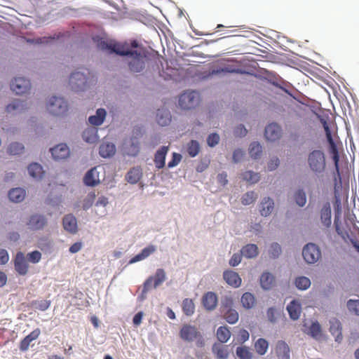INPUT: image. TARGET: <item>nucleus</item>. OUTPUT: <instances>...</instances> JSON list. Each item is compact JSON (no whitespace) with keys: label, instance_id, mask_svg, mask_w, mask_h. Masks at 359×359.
Returning <instances> with one entry per match:
<instances>
[{"label":"nucleus","instance_id":"obj_1","mask_svg":"<svg viewBox=\"0 0 359 359\" xmlns=\"http://www.w3.org/2000/svg\"><path fill=\"white\" fill-rule=\"evenodd\" d=\"M320 123L325 130L326 137L330 144V153L332 155L334 164V170L332 172V180L334 194V210L336 213L339 214L341 210L340 192L342 190V180L339 171V155L337 146L332 138L327 121L325 118H320Z\"/></svg>","mask_w":359,"mask_h":359},{"label":"nucleus","instance_id":"obj_2","mask_svg":"<svg viewBox=\"0 0 359 359\" xmlns=\"http://www.w3.org/2000/svg\"><path fill=\"white\" fill-rule=\"evenodd\" d=\"M180 337L186 341H193L195 340L198 347L205 346V339L195 326L187 324L184 325L180 331Z\"/></svg>","mask_w":359,"mask_h":359},{"label":"nucleus","instance_id":"obj_3","mask_svg":"<svg viewBox=\"0 0 359 359\" xmlns=\"http://www.w3.org/2000/svg\"><path fill=\"white\" fill-rule=\"evenodd\" d=\"M308 165L312 172L318 174L324 172L326 166L325 156L323 151L315 149L308 156Z\"/></svg>","mask_w":359,"mask_h":359},{"label":"nucleus","instance_id":"obj_4","mask_svg":"<svg viewBox=\"0 0 359 359\" xmlns=\"http://www.w3.org/2000/svg\"><path fill=\"white\" fill-rule=\"evenodd\" d=\"M223 318L229 324H235L239 318L238 313L233 309V302L231 298H225L222 301L220 307Z\"/></svg>","mask_w":359,"mask_h":359},{"label":"nucleus","instance_id":"obj_5","mask_svg":"<svg viewBox=\"0 0 359 359\" xmlns=\"http://www.w3.org/2000/svg\"><path fill=\"white\" fill-rule=\"evenodd\" d=\"M166 280V273L163 269H158L153 276H149L144 282L142 292L156 290Z\"/></svg>","mask_w":359,"mask_h":359},{"label":"nucleus","instance_id":"obj_6","mask_svg":"<svg viewBox=\"0 0 359 359\" xmlns=\"http://www.w3.org/2000/svg\"><path fill=\"white\" fill-rule=\"evenodd\" d=\"M47 109L53 115L61 116L67 111V104L62 97L53 96L47 104Z\"/></svg>","mask_w":359,"mask_h":359},{"label":"nucleus","instance_id":"obj_7","mask_svg":"<svg viewBox=\"0 0 359 359\" xmlns=\"http://www.w3.org/2000/svg\"><path fill=\"white\" fill-rule=\"evenodd\" d=\"M145 57L137 50H133L127 57L128 67L133 72H142L145 67Z\"/></svg>","mask_w":359,"mask_h":359},{"label":"nucleus","instance_id":"obj_8","mask_svg":"<svg viewBox=\"0 0 359 359\" xmlns=\"http://www.w3.org/2000/svg\"><path fill=\"white\" fill-rule=\"evenodd\" d=\"M198 102V94L196 91L185 92L179 97V105L183 109H191Z\"/></svg>","mask_w":359,"mask_h":359},{"label":"nucleus","instance_id":"obj_9","mask_svg":"<svg viewBox=\"0 0 359 359\" xmlns=\"http://www.w3.org/2000/svg\"><path fill=\"white\" fill-rule=\"evenodd\" d=\"M302 256L307 263L313 264L320 258L321 252L316 245L309 243L304 248Z\"/></svg>","mask_w":359,"mask_h":359},{"label":"nucleus","instance_id":"obj_10","mask_svg":"<svg viewBox=\"0 0 359 359\" xmlns=\"http://www.w3.org/2000/svg\"><path fill=\"white\" fill-rule=\"evenodd\" d=\"M88 78L83 72H75L69 77L72 88L76 90H83L88 83Z\"/></svg>","mask_w":359,"mask_h":359},{"label":"nucleus","instance_id":"obj_11","mask_svg":"<svg viewBox=\"0 0 359 359\" xmlns=\"http://www.w3.org/2000/svg\"><path fill=\"white\" fill-rule=\"evenodd\" d=\"M31 88L30 81L24 77H17L11 83V90L18 95L27 93Z\"/></svg>","mask_w":359,"mask_h":359},{"label":"nucleus","instance_id":"obj_12","mask_svg":"<svg viewBox=\"0 0 359 359\" xmlns=\"http://www.w3.org/2000/svg\"><path fill=\"white\" fill-rule=\"evenodd\" d=\"M47 219L42 215H31L27 222L28 229L31 231H38L43 229L47 224Z\"/></svg>","mask_w":359,"mask_h":359},{"label":"nucleus","instance_id":"obj_13","mask_svg":"<svg viewBox=\"0 0 359 359\" xmlns=\"http://www.w3.org/2000/svg\"><path fill=\"white\" fill-rule=\"evenodd\" d=\"M14 267L17 273L20 276H25L29 269V264L23 252L16 253L14 259Z\"/></svg>","mask_w":359,"mask_h":359},{"label":"nucleus","instance_id":"obj_14","mask_svg":"<svg viewBox=\"0 0 359 359\" xmlns=\"http://www.w3.org/2000/svg\"><path fill=\"white\" fill-rule=\"evenodd\" d=\"M281 128L276 123H271L265 128V137L269 141H276L281 137Z\"/></svg>","mask_w":359,"mask_h":359},{"label":"nucleus","instance_id":"obj_15","mask_svg":"<svg viewBox=\"0 0 359 359\" xmlns=\"http://www.w3.org/2000/svg\"><path fill=\"white\" fill-rule=\"evenodd\" d=\"M53 157L56 160L67 158L69 155V149L67 144H59L50 149Z\"/></svg>","mask_w":359,"mask_h":359},{"label":"nucleus","instance_id":"obj_16","mask_svg":"<svg viewBox=\"0 0 359 359\" xmlns=\"http://www.w3.org/2000/svg\"><path fill=\"white\" fill-rule=\"evenodd\" d=\"M223 277L225 281L233 287H238L241 284V278L238 273L226 270L223 273Z\"/></svg>","mask_w":359,"mask_h":359},{"label":"nucleus","instance_id":"obj_17","mask_svg":"<svg viewBox=\"0 0 359 359\" xmlns=\"http://www.w3.org/2000/svg\"><path fill=\"white\" fill-rule=\"evenodd\" d=\"M41 330L39 328L34 330L31 333L26 336L22 340H21L19 348L21 351H27L32 341L36 340L40 335Z\"/></svg>","mask_w":359,"mask_h":359},{"label":"nucleus","instance_id":"obj_18","mask_svg":"<svg viewBox=\"0 0 359 359\" xmlns=\"http://www.w3.org/2000/svg\"><path fill=\"white\" fill-rule=\"evenodd\" d=\"M100 182L99 173L96 168H93L88 170L83 177V182L86 186L95 187Z\"/></svg>","mask_w":359,"mask_h":359},{"label":"nucleus","instance_id":"obj_19","mask_svg":"<svg viewBox=\"0 0 359 359\" xmlns=\"http://www.w3.org/2000/svg\"><path fill=\"white\" fill-rule=\"evenodd\" d=\"M62 224L64 229L67 231L71 233H75L77 232V221L76 217L73 215L69 214L65 215L62 219Z\"/></svg>","mask_w":359,"mask_h":359},{"label":"nucleus","instance_id":"obj_20","mask_svg":"<svg viewBox=\"0 0 359 359\" xmlns=\"http://www.w3.org/2000/svg\"><path fill=\"white\" fill-rule=\"evenodd\" d=\"M168 147L163 146L156 151L154 156V163L158 169H161L165 166V156L168 151Z\"/></svg>","mask_w":359,"mask_h":359},{"label":"nucleus","instance_id":"obj_21","mask_svg":"<svg viewBox=\"0 0 359 359\" xmlns=\"http://www.w3.org/2000/svg\"><path fill=\"white\" fill-rule=\"evenodd\" d=\"M330 332L335 337V341L340 342L342 340L341 325L337 318H332L330 320Z\"/></svg>","mask_w":359,"mask_h":359},{"label":"nucleus","instance_id":"obj_22","mask_svg":"<svg viewBox=\"0 0 359 359\" xmlns=\"http://www.w3.org/2000/svg\"><path fill=\"white\" fill-rule=\"evenodd\" d=\"M261 287L263 290H268L275 285V277L269 272H264L259 278Z\"/></svg>","mask_w":359,"mask_h":359},{"label":"nucleus","instance_id":"obj_23","mask_svg":"<svg viewBox=\"0 0 359 359\" xmlns=\"http://www.w3.org/2000/svg\"><path fill=\"white\" fill-rule=\"evenodd\" d=\"M320 219L325 227L331 225V208L329 202L325 203L320 210Z\"/></svg>","mask_w":359,"mask_h":359},{"label":"nucleus","instance_id":"obj_24","mask_svg":"<svg viewBox=\"0 0 359 359\" xmlns=\"http://www.w3.org/2000/svg\"><path fill=\"white\" fill-rule=\"evenodd\" d=\"M276 352L278 359H290V348L285 341H278Z\"/></svg>","mask_w":359,"mask_h":359},{"label":"nucleus","instance_id":"obj_25","mask_svg":"<svg viewBox=\"0 0 359 359\" xmlns=\"http://www.w3.org/2000/svg\"><path fill=\"white\" fill-rule=\"evenodd\" d=\"M156 251V247L153 245H150L144 248L140 253L134 256L130 261L129 264H133L139 261L143 260L148 257L150 255Z\"/></svg>","mask_w":359,"mask_h":359},{"label":"nucleus","instance_id":"obj_26","mask_svg":"<svg viewBox=\"0 0 359 359\" xmlns=\"http://www.w3.org/2000/svg\"><path fill=\"white\" fill-rule=\"evenodd\" d=\"M142 169L140 167H135L127 172L126 180L130 184H136L142 178Z\"/></svg>","mask_w":359,"mask_h":359},{"label":"nucleus","instance_id":"obj_27","mask_svg":"<svg viewBox=\"0 0 359 359\" xmlns=\"http://www.w3.org/2000/svg\"><path fill=\"white\" fill-rule=\"evenodd\" d=\"M172 120L171 114L168 110L158 109L156 114L157 123L161 126H165L170 123Z\"/></svg>","mask_w":359,"mask_h":359},{"label":"nucleus","instance_id":"obj_28","mask_svg":"<svg viewBox=\"0 0 359 359\" xmlns=\"http://www.w3.org/2000/svg\"><path fill=\"white\" fill-rule=\"evenodd\" d=\"M212 351L217 359H226L229 356L226 346L220 343H215L212 347Z\"/></svg>","mask_w":359,"mask_h":359},{"label":"nucleus","instance_id":"obj_29","mask_svg":"<svg viewBox=\"0 0 359 359\" xmlns=\"http://www.w3.org/2000/svg\"><path fill=\"white\" fill-rule=\"evenodd\" d=\"M290 317L292 320H297L301 314L302 308L300 304L296 300H292L287 306Z\"/></svg>","mask_w":359,"mask_h":359},{"label":"nucleus","instance_id":"obj_30","mask_svg":"<svg viewBox=\"0 0 359 359\" xmlns=\"http://www.w3.org/2000/svg\"><path fill=\"white\" fill-rule=\"evenodd\" d=\"M203 304L207 310L214 309L217 304L216 293H205L203 297Z\"/></svg>","mask_w":359,"mask_h":359},{"label":"nucleus","instance_id":"obj_31","mask_svg":"<svg viewBox=\"0 0 359 359\" xmlns=\"http://www.w3.org/2000/svg\"><path fill=\"white\" fill-rule=\"evenodd\" d=\"M133 50L130 49L127 45H123L118 43H111V47L109 53H116L120 55L129 56Z\"/></svg>","mask_w":359,"mask_h":359},{"label":"nucleus","instance_id":"obj_32","mask_svg":"<svg viewBox=\"0 0 359 359\" xmlns=\"http://www.w3.org/2000/svg\"><path fill=\"white\" fill-rule=\"evenodd\" d=\"M241 253L248 259L254 258L258 255V248L255 244H247L242 248Z\"/></svg>","mask_w":359,"mask_h":359},{"label":"nucleus","instance_id":"obj_33","mask_svg":"<svg viewBox=\"0 0 359 359\" xmlns=\"http://www.w3.org/2000/svg\"><path fill=\"white\" fill-rule=\"evenodd\" d=\"M127 154L129 156H135L140 151V142L137 137H131L126 146Z\"/></svg>","mask_w":359,"mask_h":359},{"label":"nucleus","instance_id":"obj_34","mask_svg":"<svg viewBox=\"0 0 359 359\" xmlns=\"http://www.w3.org/2000/svg\"><path fill=\"white\" fill-rule=\"evenodd\" d=\"M106 114L105 109L102 108L98 109L95 115L90 116L88 118V121L93 126H100L104 121Z\"/></svg>","mask_w":359,"mask_h":359},{"label":"nucleus","instance_id":"obj_35","mask_svg":"<svg viewBox=\"0 0 359 359\" xmlns=\"http://www.w3.org/2000/svg\"><path fill=\"white\" fill-rule=\"evenodd\" d=\"M273 201L271 198H264L260 205L261 215L264 217L269 215L273 210Z\"/></svg>","mask_w":359,"mask_h":359},{"label":"nucleus","instance_id":"obj_36","mask_svg":"<svg viewBox=\"0 0 359 359\" xmlns=\"http://www.w3.org/2000/svg\"><path fill=\"white\" fill-rule=\"evenodd\" d=\"M25 190L22 188H15L8 192L9 199L15 203L22 201L25 197Z\"/></svg>","mask_w":359,"mask_h":359},{"label":"nucleus","instance_id":"obj_37","mask_svg":"<svg viewBox=\"0 0 359 359\" xmlns=\"http://www.w3.org/2000/svg\"><path fill=\"white\" fill-rule=\"evenodd\" d=\"M116 148L114 144L104 142L100 146V154L103 158H107L115 154Z\"/></svg>","mask_w":359,"mask_h":359},{"label":"nucleus","instance_id":"obj_38","mask_svg":"<svg viewBox=\"0 0 359 359\" xmlns=\"http://www.w3.org/2000/svg\"><path fill=\"white\" fill-rule=\"evenodd\" d=\"M28 172L34 178L40 179L43 175L42 166L37 163H32L28 166Z\"/></svg>","mask_w":359,"mask_h":359},{"label":"nucleus","instance_id":"obj_39","mask_svg":"<svg viewBox=\"0 0 359 359\" xmlns=\"http://www.w3.org/2000/svg\"><path fill=\"white\" fill-rule=\"evenodd\" d=\"M268 348L269 342L264 338L258 339L255 343V349L260 355H264L267 352Z\"/></svg>","mask_w":359,"mask_h":359},{"label":"nucleus","instance_id":"obj_40","mask_svg":"<svg viewBox=\"0 0 359 359\" xmlns=\"http://www.w3.org/2000/svg\"><path fill=\"white\" fill-rule=\"evenodd\" d=\"M241 303L244 308L249 309L256 304V299L252 293H243L241 297Z\"/></svg>","mask_w":359,"mask_h":359},{"label":"nucleus","instance_id":"obj_41","mask_svg":"<svg viewBox=\"0 0 359 359\" xmlns=\"http://www.w3.org/2000/svg\"><path fill=\"white\" fill-rule=\"evenodd\" d=\"M217 337L221 343H226L231 337V332L226 326H221L217 330Z\"/></svg>","mask_w":359,"mask_h":359},{"label":"nucleus","instance_id":"obj_42","mask_svg":"<svg viewBox=\"0 0 359 359\" xmlns=\"http://www.w3.org/2000/svg\"><path fill=\"white\" fill-rule=\"evenodd\" d=\"M83 139L88 143H93L98 139L95 128H88L83 132Z\"/></svg>","mask_w":359,"mask_h":359},{"label":"nucleus","instance_id":"obj_43","mask_svg":"<svg viewBox=\"0 0 359 359\" xmlns=\"http://www.w3.org/2000/svg\"><path fill=\"white\" fill-rule=\"evenodd\" d=\"M25 109V104L22 101L20 100H15L11 104L6 106V111L8 113L14 112L18 111L19 112L22 111Z\"/></svg>","mask_w":359,"mask_h":359},{"label":"nucleus","instance_id":"obj_44","mask_svg":"<svg viewBox=\"0 0 359 359\" xmlns=\"http://www.w3.org/2000/svg\"><path fill=\"white\" fill-rule=\"evenodd\" d=\"M262 152V148L259 142H253L250 144L249 148V154L250 156L257 159L260 157Z\"/></svg>","mask_w":359,"mask_h":359},{"label":"nucleus","instance_id":"obj_45","mask_svg":"<svg viewBox=\"0 0 359 359\" xmlns=\"http://www.w3.org/2000/svg\"><path fill=\"white\" fill-rule=\"evenodd\" d=\"M236 353L240 359H252V353L249 348L245 346L237 347Z\"/></svg>","mask_w":359,"mask_h":359},{"label":"nucleus","instance_id":"obj_46","mask_svg":"<svg viewBox=\"0 0 359 359\" xmlns=\"http://www.w3.org/2000/svg\"><path fill=\"white\" fill-rule=\"evenodd\" d=\"M182 310L185 315L189 316L194 314L195 306L191 299H185L182 303Z\"/></svg>","mask_w":359,"mask_h":359},{"label":"nucleus","instance_id":"obj_47","mask_svg":"<svg viewBox=\"0 0 359 359\" xmlns=\"http://www.w3.org/2000/svg\"><path fill=\"white\" fill-rule=\"evenodd\" d=\"M295 285L299 290H305L311 285L310 279L305 276H300L296 278Z\"/></svg>","mask_w":359,"mask_h":359},{"label":"nucleus","instance_id":"obj_48","mask_svg":"<svg viewBox=\"0 0 359 359\" xmlns=\"http://www.w3.org/2000/svg\"><path fill=\"white\" fill-rule=\"evenodd\" d=\"M200 151L199 143L196 140H191L187 145V152L191 157H195L198 155Z\"/></svg>","mask_w":359,"mask_h":359},{"label":"nucleus","instance_id":"obj_49","mask_svg":"<svg viewBox=\"0 0 359 359\" xmlns=\"http://www.w3.org/2000/svg\"><path fill=\"white\" fill-rule=\"evenodd\" d=\"M50 305V300L48 299H40L33 301L32 302V306L39 311H46L47 310Z\"/></svg>","mask_w":359,"mask_h":359},{"label":"nucleus","instance_id":"obj_50","mask_svg":"<svg viewBox=\"0 0 359 359\" xmlns=\"http://www.w3.org/2000/svg\"><path fill=\"white\" fill-rule=\"evenodd\" d=\"M243 179L250 184H255L259 180V175L258 173L246 171L242 174Z\"/></svg>","mask_w":359,"mask_h":359},{"label":"nucleus","instance_id":"obj_51","mask_svg":"<svg viewBox=\"0 0 359 359\" xmlns=\"http://www.w3.org/2000/svg\"><path fill=\"white\" fill-rule=\"evenodd\" d=\"M24 150V146L19 142H13L8 147V153L11 155H18Z\"/></svg>","mask_w":359,"mask_h":359},{"label":"nucleus","instance_id":"obj_52","mask_svg":"<svg viewBox=\"0 0 359 359\" xmlns=\"http://www.w3.org/2000/svg\"><path fill=\"white\" fill-rule=\"evenodd\" d=\"M309 334L315 339H318L321 337V327L318 322L313 323L309 327Z\"/></svg>","mask_w":359,"mask_h":359},{"label":"nucleus","instance_id":"obj_53","mask_svg":"<svg viewBox=\"0 0 359 359\" xmlns=\"http://www.w3.org/2000/svg\"><path fill=\"white\" fill-rule=\"evenodd\" d=\"M294 200L299 206L303 207L306 203L305 192L302 189L298 190L294 194Z\"/></svg>","mask_w":359,"mask_h":359},{"label":"nucleus","instance_id":"obj_54","mask_svg":"<svg viewBox=\"0 0 359 359\" xmlns=\"http://www.w3.org/2000/svg\"><path fill=\"white\" fill-rule=\"evenodd\" d=\"M257 194L254 191L247 192L241 198L242 203L245 205H250L255 201V200L257 198Z\"/></svg>","mask_w":359,"mask_h":359},{"label":"nucleus","instance_id":"obj_55","mask_svg":"<svg viewBox=\"0 0 359 359\" xmlns=\"http://www.w3.org/2000/svg\"><path fill=\"white\" fill-rule=\"evenodd\" d=\"M27 258L31 263H38L41 259V253L38 250H34L27 255Z\"/></svg>","mask_w":359,"mask_h":359},{"label":"nucleus","instance_id":"obj_56","mask_svg":"<svg viewBox=\"0 0 359 359\" xmlns=\"http://www.w3.org/2000/svg\"><path fill=\"white\" fill-rule=\"evenodd\" d=\"M347 307L348 310L355 313V315L359 316V299L358 300H353L351 299L347 302Z\"/></svg>","mask_w":359,"mask_h":359},{"label":"nucleus","instance_id":"obj_57","mask_svg":"<svg viewBox=\"0 0 359 359\" xmlns=\"http://www.w3.org/2000/svg\"><path fill=\"white\" fill-rule=\"evenodd\" d=\"M239 69H235L233 67H232L231 66H226L224 67H222V68H219V69H217V70H214L213 71V73L215 74H222V73H238L239 72Z\"/></svg>","mask_w":359,"mask_h":359},{"label":"nucleus","instance_id":"obj_58","mask_svg":"<svg viewBox=\"0 0 359 359\" xmlns=\"http://www.w3.org/2000/svg\"><path fill=\"white\" fill-rule=\"evenodd\" d=\"M219 142V136L217 133L210 134L207 138L208 144L213 147Z\"/></svg>","mask_w":359,"mask_h":359},{"label":"nucleus","instance_id":"obj_59","mask_svg":"<svg viewBox=\"0 0 359 359\" xmlns=\"http://www.w3.org/2000/svg\"><path fill=\"white\" fill-rule=\"evenodd\" d=\"M281 252L280 245L278 243H273L271 245L269 253L272 257H277Z\"/></svg>","mask_w":359,"mask_h":359},{"label":"nucleus","instance_id":"obj_60","mask_svg":"<svg viewBox=\"0 0 359 359\" xmlns=\"http://www.w3.org/2000/svg\"><path fill=\"white\" fill-rule=\"evenodd\" d=\"M182 159V156L180 154L177 153H173L172 154V158L170 161L168 163V167L169 168H173L178 165Z\"/></svg>","mask_w":359,"mask_h":359},{"label":"nucleus","instance_id":"obj_61","mask_svg":"<svg viewBox=\"0 0 359 359\" xmlns=\"http://www.w3.org/2000/svg\"><path fill=\"white\" fill-rule=\"evenodd\" d=\"M249 332L246 330L242 329L238 332V341L241 343H244L249 339Z\"/></svg>","mask_w":359,"mask_h":359},{"label":"nucleus","instance_id":"obj_62","mask_svg":"<svg viewBox=\"0 0 359 359\" xmlns=\"http://www.w3.org/2000/svg\"><path fill=\"white\" fill-rule=\"evenodd\" d=\"M242 259V255L238 253H235L232 255L231 258L229 260V264L231 266H238Z\"/></svg>","mask_w":359,"mask_h":359},{"label":"nucleus","instance_id":"obj_63","mask_svg":"<svg viewBox=\"0 0 359 359\" xmlns=\"http://www.w3.org/2000/svg\"><path fill=\"white\" fill-rule=\"evenodd\" d=\"M267 317L270 322L274 323L276 321L277 316L278 315V311L273 307H271L267 311Z\"/></svg>","mask_w":359,"mask_h":359},{"label":"nucleus","instance_id":"obj_64","mask_svg":"<svg viewBox=\"0 0 359 359\" xmlns=\"http://www.w3.org/2000/svg\"><path fill=\"white\" fill-rule=\"evenodd\" d=\"M247 133V129L243 125H239L234 129V135L238 137L245 136Z\"/></svg>","mask_w":359,"mask_h":359}]
</instances>
